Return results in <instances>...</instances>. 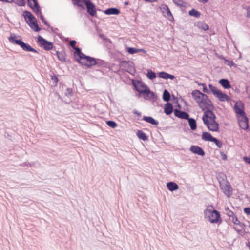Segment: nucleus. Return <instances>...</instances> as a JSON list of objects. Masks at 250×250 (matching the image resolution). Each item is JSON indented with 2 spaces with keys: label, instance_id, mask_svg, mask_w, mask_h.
<instances>
[{
  "label": "nucleus",
  "instance_id": "f257e3e1",
  "mask_svg": "<svg viewBox=\"0 0 250 250\" xmlns=\"http://www.w3.org/2000/svg\"><path fill=\"white\" fill-rule=\"evenodd\" d=\"M9 42L12 44L20 46L22 49L26 52H31L40 54L38 50L34 48L29 43L23 41L22 37L15 33H10L8 37Z\"/></svg>",
  "mask_w": 250,
  "mask_h": 250
},
{
  "label": "nucleus",
  "instance_id": "f03ea898",
  "mask_svg": "<svg viewBox=\"0 0 250 250\" xmlns=\"http://www.w3.org/2000/svg\"><path fill=\"white\" fill-rule=\"evenodd\" d=\"M204 217L212 224H221L223 221L220 212L216 209L206 208L204 210Z\"/></svg>",
  "mask_w": 250,
  "mask_h": 250
},
{
  "label": "nucleus",
  "instance_id": "7ed1b4c3",
  "mask_svg": "<svg viewBox=\"0 0 250 250\" xmlns=\"http://www.w3.org/2000/svg\"><path fill=\"white\" fill-rule=\"evenodd\" d=\"M136 92L138 93L136 95L138 98L143 97L144 100L149 101L153 103L159 99L157 94L151 91L149 87H146V88L143 89H140L136 91Z\"/></svg>",
  "mask_w": 250,
  "mask_h": 250
},
{
  "label": "nucleus",
  "instance_id": "20e7f679",
  "mask_svg": "<svg viewBox=\"0 0 250 250\" xmlns=\"http://www.w3.org/2000/svg\"><path fill=\"white\" fill-rule=\"evenodd\" d=\"M35 39L38 46L45 51L55 50L56 47L54 46L53 42L46 40L40 35H38L37 36L35 37Z\"/></svg>",
  "mask_w": 250,
  "mask_h": 250
},
{
  "label": "nucleus",
  "instance_id": "39448f33",
  "mask_svg": "<svg viewBox=\"0 0 250 250\" xmlns=\"http://www.w3.org/2000/svg\"><path fill=\"white\" fill-rule=\"evenodd\" d=\"M76 62L84 69H91L95 63V57L84 54Z\"/></svg>",
  "mask_w": 250,
  "mask_h": 250
},
{
  "label": "nucleus",
  "instance_id": "423d86ee",
  "mask_svg": "<svg viewBox=\"0 0 250 250\" xmlns=\"http://www.w3.org/2000/svg\"><path fill=\"white\" fill-rule=\"evenodd\" d=\"M87 13L92 17L97 18V11H101L99 8H97L95 3L91 0H84Z\"/></svg>",
  "mask_w": 250,
  "mask_h": 250
},
{
  "label": "nucleus",
  "instance_id": "0eeeda50",
  "mask_svg": "<svg viewBox=\"0 0 250 250\" xmlns=\"http://www.w3.org/2000/svg\"><path fill=\"white\" fill-rule=\"evenodd\" d=\"M232 102L235 103L233 108L236 114V117L237 118V116L239 117L247 116L245 112V105L243 102L240 100H232Z\"/></svg>",
  "mask_w": 250,
  "mask_h": 250
},
{
  "label": "nucleus",
  "instance_id": "6e6552de",
  "mask_svg": "<svg viewBox=\"0 0 250 250\" xmlns=\"http://www.w3.org/2000/svg\"><path fill=\"white\" fill-rule=\"evenodd\" d=\"M159 9L163 14V16L171 22L175 21L174 18L169 7L165 3H162L159 7Z\"/></svg>",
  "mask_w": 250,
  "mask_h": 250
},
{
  "label": "nucleus",
  "instance_id": "1a4fd4ad",
  "mask_svg": "<svg viewBox=\"0 0 250 250\" xmlns=\"http://www.w3.org/2000/svg\"><path fill=\"white\" fill-rule=\"evenodd\" d=\"M209 89H211V93L220 102H224V99L227 95L225 92H223L221 90L219 89L216 86H214L212 84L209 83L208 84Z\"/></svg>",
  "mask_w": 250,
  "mask_h": 250
},
{
  "label": "nucleus",
  "instance_id": "9d476101",
  "mask_svg": "<svg viewBox=\"0 0 250 250\" xmlns=\"http://www.w3.org/2000/svg\"><path fill=\"white\" fill-rule=\"evenodd\" d=\"M203 122L209 131L220 132L219 124L218 122H209V120L207 119H204Z\"/></svg>",
  "mask_w": 250,
  "mask_h": 250
},
{
  "label": "nucleus",
  "instance_id": "9b49d317",
  "mask_svg": "<svg viewBox=\"0 0 250 250\" xmlns=\"http://www.w3.org/2000/svg\"><path fill=\"white\" fill-rule=\"evenodd\" d=\"M184 110H182L181 109L175 108L174 116L180 119L187 120L190 116L188 113V108H184Z\"/></svg>",
  "mask_w": 250,
  "mask_h": 250
},
{
  "label": "nucleus",
  "instance_id": "f8f14e48",
  "mask_svg": "<svg viewBox=\"0 0 250 250\" xmlns=\"http://www.w3.org/2000/svg\"><path fill=\"white\" fill-rule=\"evenodd\" d=\"M132 84L133 86V89L135 91L140 90V89H143L149 87L147 84L144 83L141 79L138 80L137 79H132Z\"/></svg>",
  "mask_w": 250,
  "mask_h": 250
},
{
  "label": "nucleus",
  "instance_id": "ddd939ff",
  "mask_svg": "<svg viewBox=\"0 0 250 250\" xmlns=\"http://www.w3.org/2000/svg\"><path fill=\"white\" fill-rule=\"evenodd\" d=\"M241 117L240 118L239 116H237V119L239 127L247 132L250 131V129H249V118L247 116Z\"/></svg>",
  "mask_w": 250,
  "mask_h": 250
},
{
  "label": "nucleus",
  "instance_id": "4468645a",
  "mask_svg": "<svg viewBox=\"0 0 250 250\" xmlns=\"http://www.w3.org/2000/svg\"><path fill=\"white\" fill-rule=\"evenodd\" d=\"M214 107L210 110H206L204 112V115L202 117V121L204 119L209 120V122H217L216 121V116L213 111Z\"/></svg>",
  "mask_w": 250,
  "mask_h": 250
},
{
  "label": "nucleus",
  "instance_id": "2eb2a0df",
  "mask_svg": "<svg viewBox=\"0 0 250 250\" xmlns=\"http://www.w3.org/2000/svg\"><path fill=\"white\" fill-rule=\"evenodd\" d=\"M93 66H95L98 68L104 67L109 68V70L112 69L109 62L97 58H95V63L93 64Z\"/></svg>",
  "mask_w": 250,
  "mask_h": 250
},
{
  "label": "nucleus",
  "instance_id": "dca6fc26",
  "mask_svg": "<svg viewBox=\"0 0 250 250\" xmlns=\"http://www.w3.org/2000/svg\"><path fill=\"white\" fill-rule=\"evenodd\" d=\"M21 16L24 18V21L27 25L36 19L33 14L27 10H25L23 11Z\"/></svg>",
  "mask_w": 250,
  "mask_h": 250
},
{
  "label": "nucleus",
  "instance_id": "f3484780",
  "mask_svg": "<svg viewBox=\"0 0 250 250\" xmlns=\"http://www.w3.org/2000/svg\"><path fill=\"white\" fill-rule=\"evenodd\" d=\"M189 151L193 154L202 157H204L206 154L203 148L197 145H191L189 148Z\"/></svg>",
  "mask_w": 250,
  "mask_h": 250
},
{
  "label": "nucleus",
  "instance_id": "a211bd4d",
  "mask_svg": "<svg viewBox=\"0 0 250 250\" xmlns=\"http://www.w3.org/2000/svg\"><path fill=\"white\" fill-rule=\"evenodd\" d=\"M215 55L218 59L223 60L224 63L225 64L227 65L228 66H229L230 67L234 66V67H237V64L233 62V60L232 59H227L223 55H220L219 53L217 52L215 53Z\"/></svg>",
  "mask_w": 250,
  "mask_h": 250
},
{
  "label": "nucleus",
  "instance_id": "6ab92c4d",
  "mask_svg": "<svg viewBox=\"0 0 250 250\" xmlns=\"http://www.w3.org/2000/svg\"><path fill=\"white\" fill-rule=\"evenodd\" d=\"M224 185L220 183V187L224 190V194L228 197H229L232 194V188L231 185L228 181Z\"/></svg>",
  "mask_w": 250,
  "mask_h": 250
},
{
  "label": "nucleus",
  "instance_id": "aec40b11",
  "mask_svg": "<svg viewBox=\"0 0 250 250\" xmlns=\"http://www.w3.org/2000/svg\"><path fill=\"white\" fill-rule=\"evenodd\" d=\"M125 50L126 52L131 55L139 53L140 52L146 53L147 52L144 48H137L134 47H129L126 44L125 45Z\"/></svg>",
  "mask_w": 250,
  "mask_h": 250
},
{
  "label": "nucleus",
  "instance_id": "412c9836",
  "mask_svg": "<svg viewBox=\"0 0 250 250\" xmlns=\"http://www.w3.org/2000/svg\"><path fill=\"white\" fill-rule=\"evenodd\" d=\"M158 77L160 78H162L165 80L170 79L171 80H176V77L175 75L168 73L164 71L158 72Z\"/></svg>",
  "mask_w": 250,
  "mask_h": 250
},
{
  "label": "nucleus",
  "instance_id": "4be33fe9",
  "mask_svg": "<svg viewBox=\"0 0 250 250\" xmlns=\"http://www.w3.org/2000/svg\"><path fill=\"white\" fill-rule=\"evenodd\" d=\"M174 110L175 108H174L173 105L171 103H166L164 104V113H165L166 115L169 116L172 112L174 114Z\"/></svg>",
  "mask_w": 250,
  "mask_h": 250
},
{
  "label": "nucleus",
  "instance_id": "5701e85b",
  "mask_svg": "<svg viewBox=\"0 0 250 250\" xmlns=\"http://www.w3.org/2000/svg\"><path fill=\"white\" fill-rule=\"evenodd\" d=\"M103 12L106 15H118L121 13L120 9L115 7L108 8Z\"/></svg>",
  "mask_w": 250,
  "mask_h": 250
},
{
  "label": "nucleus",
  "instance_id": "b1692460",
  "mask_svg": "<svg viewBox=\"0 0 250 250\" xmlns=\"http://www.w3.org/2000/svg\"><path fill=\"white\" fill-rule=\"evenodd\" d=\"M200 103L198 104L199 108L202 110L205 111L207 110H210L214 107L213 103H209L208 102H204L202 99L200 100Z\"/></svg>",
  "mask_w": 250,
  "mask_h": 250
},
{
  "label": "nucleus",
  "instance_id": "393cba45",
  "mask_svg": "<svg viewBox=\"0 0 250 250\" xmlns=\"http://www.w3.org/2000/svg\"><path fill=\"white\" fill-rule=\"evenodd\" d=\"M203 94L204 93L201 92L199 89H195L191 93L192 98L198 104H200Z\"/></svg>",
  "mask_w": 250,
  "mask_h": 250
},
{
  "label": "nucleus",
  "instance_id": "a878e982",
  "mask_svg": "<svg viewBox=\"0 0 250 250\" xmlns=\"http://www.w3.org/2000/svg\"><path fill=\"white\" fill-rule=\"evenodd\" d=\"M218 83L225 89H233V87L231 85L229 80L227 78L220 79L218 81Z\"/></svg>",
  "mask_w": 250,
  "mask_h": 250
},
{
  "label": "nucleus",
  "instance_id": "bb28decb",
  "mask_svg": "<svg viewBox=\"0 0 250 250\" xmlns=\"http://www.w3.org/2000/svg\"><path fill=\"white\" fill-rule=\"evenodd\" d=\"M73 49L75 51L73 52L72 55L75 61H77L79 59H80V58L85 54L82 52V48L79 47L75 46Z\"/></svg>",
  "mask_w": 250,
  "mask_h": 250
},
{
  "label": "nucleus",
  "instance_id": "cd10ccee",
  "mask_svg": "<svg viewBox=\"0 0 250 250\" xmlns=\"http://www.w3.org/2000/svg\"><path fill=\"white\" fill-rule=\"evenodd\" d=\"M136 135L137 138L143 141H148L149 140V136L146 134L142 130H137L136 132Z\"/></svg>",
  "mask_w": 250,
  "mask_h": 250
},
{
  "label": "nucleus",
  "instance_id": "c85d7f7f",
  "mask_svg": "<svg viewBox=\"0 0 250 250\" xmlns=\"http://www.w3.org/2000/svg\"><path fill=\"white\" fill-rule=\"evenodd\" d=\"M142 120L145 121L146 122L150 124L153 125L157 126L159 125V121L155 119L151 116H144Z\"/></svg>",
  "mask_w": 250,
  "mask_h": 250
},
{
  "label": "nucleus",
  "instance_id": "c756f323",
  "mask_svg": "<svg viewBox=\"0 0 250 250\" xmlns=\"http://www.w3.org/2000/svg\"><path fill=\"white\" fill-rule=\"evenodd\" d=\"M166 186L167 189L171 192H173L178 190L179 188L178 184L173 181H170L167 183Z\"/></svg>",
  "mask_w": 250,
  "mask_h": 250
},
{
  "label": "nucleus",
  "instance_id": "7c9ffc66",
  "mask_svg": "<svg viewBox=\"0 0 250 250\" xmlns=\"http://www.w3.org/2000/svg\"><path fill=\"white\" fill-rule=\"evenodd\" d=\"M214 137H213L209 132H202L201 139L202 140L204 141L212 142V140H213Z\"/></svg>",
  "mask_w": 250,
  "mask_h": 250
},
{
  "label": "nucleus",
  "instance_id": "2f4dec72",
  "mask_svg": "<svg viewBox=\"0 0 250 250\" xmlns=\"http://www.w3.org/2000/svg\"><path fill=\"white\" fill-rule=\"evenodd\" d=\"M28 25L35 32H39L41 30V28L39 27L37 19L28 24Z\"/></svg>",
  "mask_w": 250,
  "mask_h": 250
},
{
  "label": "nucleus",
  "instance_id": "473e14b6",
  "mask_svg": "<svg viewBox=\"0 0 250 250\" xmlns=\"http://www.w3.org/2000/svg\"><path fill=\"white\" fill-rule=\"evenodd\" d=\"M73 5L77 7L81 8L82 10H86V7L84 4V0H71Z\"/></svg>",
  "mask_w": 250,
  "mask_h": 250
},
{
  "label": "nucleus",
  "instance_id": "72a5a7b5",
  "mask_svg": "<svg viewBox=\"0 0 250 250\" xmlns=\"http://www.w3.org/2000/svg\"><path fill=\"white\" fill-rule=\"evenodd\" d=\"M55 51H56V53L54 54V55L57 56L58 59L60 61H61L62 62H63L66 61L65 58H66V56L67 55L65 51H59L56 50H55ZM52 53L53 54V53Z\"/></svg>",
  "mask_w": 250,
  "mask_h": 250
},
{
  "label": "nucleus",
  "instance_id": "f704fd0d",
  "mask_svg": "<svg viewBox=\"0 0 250 250\" xmlns=\"http://www.w3.org/2000/svg\"><path fill=\"white\" fill-rule=\"evenodd\" d=\"M194 26L204 31H207L209 29V26L203 21H199L195 23Z\"/></svg>",
  "mask_w": 250,
  "mask_h": 250
},
{
  "label": "nucleus",
  "instance_id": "c9c22d12",
  "mask_svg": "<svg viewBox=\"0 0 250 250\" xmlns=\"http://www.w3.org/2000/svg\"><path fill=\"white\" fill-rule=\"evenodd\" d=\"M187 120L188 121L190 129L192 131L195 130L197 129V122L196 120L192 117H190L189 116L188 118L187 119Z\"/></svg>",
  "mask_w": 250,
  "mask_h": 250
},
{
  "label": "nucleus",
  "instance_id": "e433bc0d",
  "mask_svg": "<svg viewBox=\"0 0 250 250\" xmlns=\"http://www.w3.org/2000/svg\"><path fill=\"white\" fill-rule=\"evenodd\" d=\"M147 73L146 75L147 79L149 80L153 81L158 76L157 73H156L154 71H152L151 69H146Z\"/></svg>",
  "mask_w": 250,
  "mask_h": 250
},
{
  "label": "nucleus",
  "instance_id": "4c0bfd02",
  "mask_svg": "<svg viewBox=\"0 0 250 250\" xmlns=\"http://www.w3.org/2000/svg\"><path fill=\"white\" fill-rule=\"evenodd\" d=\"M195 83L198 84L199 86H201V87H203L202 90L204 93L209 94L211 93V89H208L207 87V84L204 83H201L199 82L198 81H195Z\"/></svg>",
  "mask_w": 250,
  "mask_h": 250
},
{
  "label": "nucleus",
  "instance_id": "58836bf2",
  "mask_svg": "<svg viewBox=\"0 0 250 250\" xmlns=\"http://www.w3.org/2000/svg\"><path fill=\"white\" fill-rule=\"evenodd\" d=\"M171 95L170 92L167 89H165L162 94V99L164 102L168 103L170 100Z\"/></svg>",
  "mask_w": 250,
  "mask_h": 250
},
{
  "label": "nucleus",
  "instance_id": "ea45409f",
  "mask_svg": "<svg viewBox=\"0 0 250 250\" xmlns=\"http://www.w3.org/2000/svg\"><path fill=\"white\" fill-rule=\"evenodd\" d=\"M188 15L191 17L198 18L201 16V13L197 9L193 8L188 11Z\"/></svg>",
  "mask_w": 250,
  "mask_h": 250
},
{
  "label": "nucleus",
  "instance_id": "a19ab883",
  "mask_svg": "<svg viewBox=\"0 0 250 250\" xmlns=\"http://www.w3.org/2000/svg\"><path fill=\"white\" fill-rule=\"evenodd\" d=\"M27 5L33 11V12L36 14V15L38 17L40 16V11H42L41 6L40 8L34 7L33 4H32L31 1H27Z\"/></svg>",
  "mask_w": 250,
  "mask_h": 250
},
{
  "label": "nucleus",
  "instance_id": "79ce46f5",
  "mask_svg": "<svg viewBox=\"0 0 250 250\" xmlns=\"http://www.w3.org/2000/svg\"><path fill=\"white\" fill-rule=\"evenodd\" d=\"M50 77L51 80L53 81L54 86H57L59 82V75L55 74L53 71H51Z\"/></svg>",
  "mask_w": 250,
  "mask_h": 250
},
{
  "label": "nucleus",
  "instance_id": "37998d69",
  "mask_svg": "<svg viewBox=\"0 0 250 250\" xmlns=\"http://www.w3.org/2000/svg\"><path fill=\"white\" fill-rule=\"evenodd\" d=\"M172 102L175 104V108L182 109V105L180 104L178 101V98L175 96L173 94H172Z\"/></svg>",
  "mask_w": 250,
  "mask_h": 250
},
{
  "label": "nucleus",
  "instance_id": "c03bdc74",
  "mask_svg": "<svg viewBox=\"0 0 250 250\" xmlns=\"http://www.w3.org/2000/svg\"><path fill=\"white\" fill-rule=\"evenodd\" d=\"M119 61H120L119 66L120 67H127V65L129 63H131L132 64H134V63L133 62L130 61H126V60H121V59H118Z\"/></svg>",
  "mask_w": 250,
  "mask_h": 250
},
{
  "label": "nucleus",
  "instance_id": "a18cd8bd",
  "mask_svg": "<svg viewBox=\"0 0 250 250\" xmlns=\"http://www.w3.org/2000/svg\"><path fill=\"white\" fill-rule=\"evenodd\" d=\"M105 123L106 125H107L109 127L114 129L118 127V124L113 120H106L105 121Z\"/></svg>",
  "mask_w": 250,
  "mask_h": 250
},
{
  "label": "nucleus",
  "instance_id": "49530a36",
  "mask_svg": "<svg viewBox=\"0 0 250 250\" xmlns=\"http://www.w3.org/2000/svg\"><path fill=\"white\" fill-rule=\"evenodd\" d=\"M211 142H213L219 148H221L223 147L222 141L217 138L214 137Z\"/></svg>",
  "mask_w": 250,
  "mask_h": 250
},
{
  "label": "nucleus",
  "instance_id": "de8ad7c7",
  "mask_svg": "<svg viewBox=\"0 0 250 250\" xmlns=\"http://www.w3.org/2000/svg\"><path fill=\"white\" fill-rule=\"evenodd\" d=\"M99 37L103 39V40L104 41V43L105 44L109 43H110L111 42H112L111 40L108 38V37H107L103 33H100L99 34Z\"/></svg>",
  "mask_w": 250,
  "mask_h": 250
},
{
  "label": "nucleus",
  "instance_id": "09e8293b",
  "mask_svg": "<svg viewBox=\"0 0 250 250\" xmlns=\"http://www.w3.org/2000/svg\"><path fill=\"white\" fill-rule=\"evenodd\" d=\"M127 67L128 70H127L126 71L127 72L130 74L134 75V73L136 72V70L135 67L132 66L131 63H129L127 65Z\"/></svg>",
  "mask_w": 250,
  "mask_h": 250
},
{
  "label": "nucleus",
  "instance_id": "8fccbe9b",
  "mask_svg": "<svg viewBox=\"0 0 250 250\" xmlns=\"http://www.w3.org/2000/svg\"><path fill=\"white\" fill-rule=\"evenodd\" d=\"M38 17L40 18L41 20L42 21V22L43 24L45 25L46 26L49 25V23L46 21L44 16L43 15L42 11H40V16Z\"/></svg>",
  "mask_w": 250,
  "mask_h": 250
},
{
  "label": "nucleus",
  "instance_id": "3c124183",
  "mask_svg": "<svg viewBox=\"0 0 250 250\" xmlns=\"http://www.w3.org/2000/svg\"><path fill=\"white\" fill-rule=\"evenodd\" d=\"M174 3L175 5H176L177 7H179L180 8L184 7L186 8L187 7V3H186L185 1H184L183 0V1H181L180 3L178 2H174Z\"/></svg>",
  "mask_w": 250,
  "mask_h": 250
},
{
  "label": "nucleus",
  "instance_id": "603ef678",
  "mask_svg": "<svg viewBox=\"0 0 250 250\" xmlns=\"http://www.w3.org/2000/svg\"><path fill=\"white\" fill-rule=\"evenodd\" d=\"M202 100H203L204 102H208L210 104L213 103L211 100L209 98L208 96L206 94H205V93H204L203 94L202 97Z\"/></svg>",
  "mask_w": 250,
  "mask_h": 250
},
{
  "label": "nucleus",
  "instance_id": "864d4df0",
  "mask_svg": "<svg viewBox=\"0 0 250 250\" xmlns=\"http://www.w3.org/2000/svg\"><path fill=\"white\" fill-rule=\"evenodd\" d=\"M15 4L18 6H24L26 4L25 0H15Z\"/></svg>",
  "mask_w": 250,
  "mask_h": 250
},
{
  "label": "nucleus",
  "instance_id": "5fc2aeb1",
  "mask_svg": "<svg viewBox=\"0 0 250 250\" xmlns=\"http://www.w3.org/2000/svg\"><path fill=\"white\" fill-rule=\"evenodd\" d=\"M225 210L227 212L226 213V214L229 218L231 217L232 216H234V214H235L234 212L232 211V210H230L228 207H225Z\"/></svg>",
  "mask_w": 250,
  "mask_h": 250
},
{
  "label": "nucleus",
  "instance_id": "6e6d98bb",
  "mask_svg": "<svg viewBox=\"0 0 250 250\" xmlns=\"http://www.w3.org/2000/svg\"><path fill=\"white\" fill-rule=\"evenodd\" d=\"M65 96L67 97H71L73 96V91L71 88H67L66 92L64 94Z\"/></svg>",
  "mask_w": 250,
  "mask_h": 250
},
{
  "label": "nucleus",
  "instance_id": "4d7b16f0",
  "mask_svg": "<svg viewBox=\"0 0 250 250\" xmlns=\"http://www.w3.org/2000/svg\"><path fill=\"white\" fill-rule=\"evenodd\" d=\"M232 217V221L235 225H238L240 223V221L239 220L237 217L234 214V216H231Z\"/></svg>",
  "mask_w": 250,
  "mask_h": 250
},
{
  "label": "nucleus",
  "instance_id": "13d9d810",
  "mask_svg": "<svg viewBox=\"0 0 250 250\" xmlns=\"http://www.w3.org/2000/svg\"><path fill=\"white\" fill-rule=\"evenodd\" d=\"M55 34L62 41H65L69 39L68 38H65L60 33H55Z\"/></svg>",
  "mask_w": 250,
  "mask_h": 250
},
{
  "label": "nucleus",
  "instance_id": "bf43d9fd",
  "mask_svg": "<svg viewBox=\"0 0 250 250\" xmlns=\"http://www.w3.org/2000/svg\"><path fill=\"white\" fill-rule=\"evenodd\" d=\"M238 225H239L243 229L244 231L242 232L243 234H241V235L244 236L245 233H247V232L245 230L246 225L244 223L240 222V223Z\"/></svg>",
  "mask_w": 250,
  "mask_h": 250
},
{
  "label": "nucleus",
  "instance_id": "052dcab7",
  "mask_svg": "<svg viewBox=\"0 0 250 250\" xmlns=\"http://www.w3.org/2000/svg\"><path fill=\"white\" fill-rule=\"evenodd\" d=\"M243 211L244 213L247 214L248 216H250V206L244 208Z\"/></svg>",
  "mask_w": 250,
  "mask_h": 250
},
{
  "label": "nucleus",
  "instance_id": "680f3d73",
  "mask_svg": "<svg viewBox=\"0 0 250 250\" xmlns=\"http://www.w3.org/2000/svg\"><path fill=\"white\" fill-rule=\"evenodd\" d=\"M220 153L222 158V159L224 161H226L227 160V156L226 154H225L224 152L221 150L220 151Z\"/></svg>",
  "mask_w": 250,
  "mask_h": 250
},
{
  "label": "nucleus",
  "instance_id": "e2e57ef3",
  "mask_svg": "<svg viewBox=\"0 0 250 250\" xmlns=\"http://www.w3.org/2000/svg\"><path fill=\"white\" fill-rule=\"evenodd\" d=\"M108 53L111 58H113L115 59H117V53L112 52L111 51L109 50Z\"/></svg>",
  "mask_w": 250,
  "mask_h": 250
},
{
  "label": "nucleus",
  "instance_id": "0e129e2a",
  "mask_svg": "<svg viewBox=\"0 0 250 250\" xmlns=\"http://www.w3.org/2000/svg\"><path fill=\"white\" fill-rule=\"evenodd\" d=\"M243 159L247 164L250 165V154L247 156L244 157Z\"/></svg>",
  "mask_w": 250,
  "mask_h": 250
},
{
  "label": "nucleus",
  "instance_id": "69168bd1",
  "mask_svg": "<svg viewBox=\"0 0 250 250\" xmlns=\"http://www.w3.org/2000/svg\"><path fill=\"white\" fill-rule=\"evenodd\" d=\"M132 113L136 115L138 117H141L142 116V113L141 112L138 111L136 109H134L132 111Z\"/></svg>",
  "mask_w": 250,
  "mask_h": 250
},
{
  "label": "nucleus",
  "instance_id": "338daca9",
  "mask_svg": "<svg viewBox=\"0 0 250 250\" xmlns=\"http://www.w3.org/2000/svg\"><path fill=\"white\" fill-rule=\"evenodd\" d=\"M77 43V42L76 40H71L70 42V46L73 48L74 47H75V46H76L75 45V44Z\"/></svg>",
  "mask_w": 250,
  "mask_h": 250
},
{
  "label": "nucleus",
  "instance_id": "774afa93",
  "mask_svg": "<svg viewBox=\"0 0 250 250\" xmlns=\"http://www.w3.org/2000/svg\"><path fill=\"white\" fill-rule=\"evenodd\" d=\"M247 17L250 18V6H246Z\"/></svg>",
  "mask_w": 250,
  "mask_h": 250
}]
</instances>
